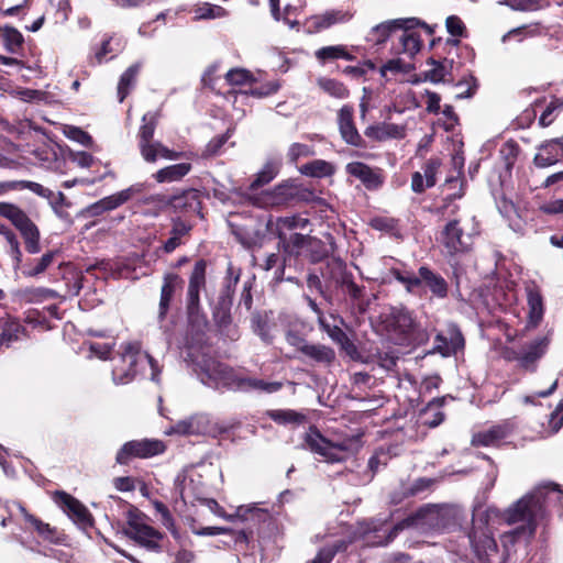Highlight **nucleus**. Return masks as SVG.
<instances>
[{
	"mask_svg": "<svg viewBox=\"0 0 563 563\" xmlns=\"http://www.w3.org/2000/svg\"><path fill=\"white\" fill-rule=\"evenodd\" d=\"M266 416L277 424H301L306 421L303 413L292 409H273L266 412Z\"/></svg>",
	"mask_w": 563,
	"mask_h": 563,
	"instance_id": "obj_45",
	"label": "nucleus"
},
{
	"mask_svg": "<svg viewBox=\"0 0 563 563\" xmlns=\"http://www.w3.org/2000/svg\"><path fill=\"white\" fill-rule=\"evenodd\" d=\"M345 173L349 176L358 179L369 191L380 189L385 183V175L382 168L372 167L360 161L347 163L345 166Z\"/></svg>",
	"mask_w": 563,
	"mask_h": 563,
	"instance_id": "obj_13",
	"label": "nucleus"
},
{
	"mask_svg": "<svg viewBox=\"0 0 563 563\" xmlns=\"http://www.w3.org/2000/svg\"><path fill=\"white\" fill-rule=\"evenodd\" d=\"M210 196L211 194L207 189L202 192L196 188H187L170 196H157V201L170 207L176 213L185 216L197 214L202 219L203 213L201 198H210Z\"/></svg>",
	"mask_w": 563,
	"mask_h": 563,
	"instance_id": "obj_8",
	"label": "nucleus"
},
{
	"mask_svg": "<svg viewBox=\"0 0 563 563\" xmlns=\"http://www.w3.org/2000/svg\"><path fill=\"white\" fill-rule=\"evenodd\" d=\"M278 239V246L283 252V264L279 267L280 274L284 273L287 261H298L302 257L308 238L310 234L291 233L287 236L286 232H279L276 235Z\"/></svg>",
	"mask_w": 563,
	"mask_h": 563,
	"instance_id": "obj_17",
	"label": "nucleus"
},
{
	"mask_svg": "<svg viewBox=\"0 0 563 563\" xmlns=\"http://www.w3.org/2000/svg\"><path fill=\"white\" fill-rule=\"evenodd\" d=\"M389 274L404 285L409 294L422 295L430 292L431 297L437 299H445L449 295V284L445 278L427 265L420 266L417 275L397 267H391Z\"/></svg>",
	"mask_w": 563,
	"mask_h": 563,
	"instance_id": "obj_4",
	"label": "nucleus"
},
{
	"mask_svg": "<svg viewBox=\"0 0 563 563\" xmlns=\"http://www.w3.org/2000/svg\"><path fill=\"white\" fill-rule=\"evenodd\" d=\"M550 345L548 335L538 338L531 341L523 351H521L519 367L534 373L537 371V363L545 355Z\"/></svg>",
	"mask_w": 563,
	"mask_h": 563,
	"instance_id": "obj_21",
	"label": "nucleus"
},
{
	"mask_svg": "<svg viewBox=\"0 0 563 563\" xmlns=\"http://www.w3.org/2000/svg\"><path fill=\"white\" fill-rule=\"evenodd\" d=\"M465 340L460 327L450 322L446 325L445 333L439 332L434 338V345L429 354H440L443 357H449L463 350Z\"/></svg>",
	"mask_w": 563,
	"mask_h": 563,
	"instance_id": "obj_12",
	"label": "nucleus"
},
{
	"mask_svg": "<svg viewBox=\"0 0 563 563\" xmlns=\"http://www.w3.org/2000/svg\"><path fill=\"white\" fill-rule=\"evenodd\" d=\"M140 69L141 64L135 63L128 67L126 70L121 75L118 84L119 102H123V100L130 93V89L135 85Z\"/></svg>",
	"mask_w": 563,
	"mask_h": 563,
	"instance_id": "obj_46",
	"label": "nucleus"
},
{
	"mask_svg": "<svg viewBox=\"0 0 563 563\" xmlns=\"http://www.w3.org/2000/svg\"><path fill=\"white\" fill-rule=\"evenodd\" d=\"M349 274L350 271H347L345 262L340 257L327 260L320 267V275L327 288L331 291V296L334 290H339L342 287Z\"/></svg>",
	"mask_w": 563,
	"mask_h": 563,
	"instance_id": "obj_18",
	"label": "nucleus"
},
{
	"mask_svg": "<svg viewBox=\"0 0 563 563\" xmlns=\"http://www.w3.org/2000/svg\"><path fill=\"white\" fill-rule=\"evenodd\" d=\"M282 167V161L277 158L268 159L262 169L256 174L255 179L250 184L249 189L251 191L257 190L258 188L271 183L278 174Z\"/></svg>",
	"mask_w": 563,
	"mask_h": 563,
	"instance_id": "obj_33",
	"label": "nucleus"
},
{
	"mask_svg": "<svg viewBox=\"0 0 563 563\" xmlns=\"http://www.w3.org/2000/svg\"><path fill=\"white\" fill-rule=\"evenodd\" d=\"M319 87L334 98L344 99L349 97V89L336 79L321 78L319 79Z\"/></svg>",
	"mask_w": 563,
	"mask_h": 563,
	"instance_id": "obj_58",
	"label": "nucleus"
},
{
	"mask_svg": "<svg viewBox=\"0 0 563 563\" xmlns=\"http://www.w3.org/2000/svg\"><path fill=\"white\" fill-rule=\"evenodd\" d=\"M398 31H402V33L398 43L393 44L390 53L394 55L407 54L411 58L415 57L422 47L420 34L415 30L398 29Z\"/></svg>",
	"mask_w": 563,
	"mask_h": 563,
	"instance_id": "obj_28",
	"label": "nucleus"
},
{
	"mask_svg": "<svg viewBox=\"0 0 563 563\" xmlns=\"http://www.w3.org/2000/svg\"><path fill=\"white\" fill-rule=\"evenodd\" d=\"M354 108L350 104H344L338 113V125L342 139L349 145L365 148L366 144L364 139L358 133L354 120Z\"/></svg>",
	"mask_w": 563,
	"mask_h": 563,
	"instance_id": "obj_19",
	"label": "nucleus"
},
{
	"mask_svg": "<svg viewBox=\"0 0 563 563\" xmlns=\"http://www.w3.org/2000/svg\"><path fill=\"white\" fill-rule=\"evenodd\" d=\"M238 514L244 520H246V521L251 520L255 523H265L271 520V515H269L268 510L258 508V507H251V508L240 507L238 509Z\"/></svg>",
	"mask_w": 563,
	"mask_h": 563,
	"instance_id": "obj_61",
	"label": "nucleus"
},
{
	"mask_svg": "<svg viewBox=\"0 0 563 563\" xmlns=\"http://www.w3.org/2000/svg\"><path fill=\"white\" fill-rule=\"evenodd\" d=\"M307 448L330 462H338L341 459L332 451L331 442L320 432L316 426H310L309 431L305 435Z\"/></svg>",
	"mask_w": 563,
	"mask_h": 563,
	"instance_id": "obj_24",
	"label": "nucleus"
},
{
	"mask_svg": "<svg viewBox=\"0 0 563 563\" xmlns=\"http://www.w3.org/2000/svg\"><path fill=\"white\" fill-rule=\"evenodd\" d=\"M19 232L24 240L25 251L30 254H37L41 252L40 244V230L37 225L31 220L27 219L25 224H23Z\"/></svg>",
	"mask_w": 563,
	"mask_h": 563,
	"instance_id": "obj_39",
	"label": "nucleus"
},
{
	"mask_svg": "<svg viewBox=\"0 0 563 563\" xmlns=\"http://www.w3.org/2000/svg\"><path fill=\"white\" fill-rule=\"evenodd\" d=\"M441 166V159L432 157L423 165V174L415 172L411 176V189L416 194H422L426 189L432 188L437 183V173Z\"/></svg>",
	"mask_w": 563,
	"mask_h": 563,
	"instance_id": "obj_25",
	"label": "nucleus"
},
{
	"mask_svg": "<svg viewBox=\"0 0 563 563\" xmlns=\"http://www.w3.org/2000/svg\"><path fill=\"white\" fill-rule=\"evenodd\" d=\"M388 325L393 331L417 344L426 343L429 335L426 329L416 321L412 312L406 307L393 308L388 317Z\"/></svg>",
	"mask_w": 563,
	"mask_h": 563,
	"instance_id": "obj_9",
	"label": "nucleus"
},
{
	"mask_svg": "<svg viewBox=\"0 0 563 563\" xmlns=\"http://www.w3.org/2000/svg\"><path fill=\"white\" fill-rule=\"evenodd\" d=\"M464 230L460 227L459 220H450L441 232V242L450 255L466 253L470 244L464 240Z\"/></svg>",
	"mask_w": 563,
	"mask_h": 563,
	"instance_id": "obj_20",
	"label": "nucleus"
},
{
	"mask_svg": "<svg viewBox=\"0 0 563 563\" xmlns=\"http://www.w3.org/2000/svg\"><path fill=\"white\" fill-rule=\"evenodd\" d=\"M0 35L5 51L13 55L21 54L24 44L22 33L14 26L4 25Z\"/></svg>",
	"mask_w": 563,
	"mask_h": 563,
	"instance_id": "obj_41",
	"label": "nucleus"
},
{
	"mask_svg": "<svg viewBox=\"0 0 563 563\" xmlns=\"http://www.w3.org/2000/svg\"><path fill=\"white\" fill-rule=\"evenodd\" d=\"M14 297L26 303H37L47 299H55L57 292L46 287H26L15 290Z\"/></svg>",
	"mask_w": 563,
	"mask_h": 563,
	"instance_id": "obj_32",
	"label": "nucleus"
},
{
	"mask_svg": "<svg viewBox=\"0 0 563 563\" xmlns=\"http://www.w3.org/2000/svg\"><path fill=\"white\" fill-rule=\"evenodd\" d=\"M19 232L24 240L25 251L30 254H37L41 252L40 244V230L37 225L31 220L27 219L25 224H23Z\"/></svg>",
	"mask_w": 563,
	"mask_h": 563,
	"instance_id": "obj_40",
	"label": "nucleus"
},
{
	"mask_svg": "<svg viewBox=\"0 0 563 563\" xmlns=\"http://www.w3.org/2000/svg\"><path fill=\"white\" fill-rule=\"evenodd\" d=\"M234 133V128H228L223 134L212 137L201 152L202 158H211L221 153L224 144L230 140Z\"/></svg>",
	"mask_w": 563,
	"mask_h": 563,
	"instance_id": "obj_51",
	"label": "nucleus"
},
{
	"mask_svg": "<svg viewBox=\"0 0 563 563\" xmlns=\"http://www.w3.org/2000/svg\"><path fill=\"white\" fill-rule=\"evenodd\" d=\"M54 501L67 514V516L82 530L92 528L95 519L88 508L74 496L64 490L54 493Z\"/></svg>",
	"mask_w": 563,
	"mask_h": 563,
	"instance_id": "obj_11",
	"label": "nucleus"
},
{
	"mask_svg": "<svg viewBox=\"0 0 563 563\" xmlns=\"http://www.w3.org/2000/svg\"><path fill=\"white\" fill-rule=\"evenodd\" d=\"M56 254H58V251H48L38 260H30L25 264L21 265L22 274L25 277H37L49 267Z\"/></svg>",
	"mask_w": 563,
	"mask_h": 563,
	"instance_id": "obj_42",
	"label": "nucleus"
},
{
	"mask_svg": "<svg viewBox=\"0 0 563 563\" xmlns=\"http://www.w3.org/2000/svg\"><path fill=\"white\" fill-rule=\"evenodd\" d=\"M299 173L303 176L312 178L331 177L335 173V166L324 159H313L298 168Z\"/></svg>",
	"mask_w": 563,
	"mask_h": 563,
	"instance_id": "obj_36",
	"label": "nucleus"
},
{
	"mask_svg": "<svg viewBox=\"0 0 563 563\" xmlns=\"http://www.w3.org/2000/svg\"><path fill=\"white\" fill-rule=\"evenodd\" d=\"M184 285L183 278L175 273H167L163 278V285L161 289V298L158 305L157 319L163 322L170 308V302L177 289H181Z\"/></svg>",
	"mask_w": 563,
	"mask_h": 563,
	"instance_id": "obj_22",
	"label": "nucleus"
},
{
	"mask_svg": "<svg viewBox=\"0 0 563 563\" xmlns=\"http://www.w3.org/2000/svg\"><path fill=\"white\" fill-rule=\"evenodd\" d=\"M344 49V45H330L320 47L314 52V56L320 64H327L329 62L340 59L342 57V53Z\"/></svg>",
	"mask_w": 563,
	"mask_h": 563,
	"instance_id": "obj_62",
	"label": "nucleus"
},
{
	"mask_svg": "<svg viewBox=\"0 0 563 563\" xmlns=\"http://www.w3.org/2000/svg\"><path fill=\"white\" fill-rule=\"evenodd\" d=\"M314 154L311 146L303 143H292L287 152V162L291 165H297L300 157H308Z\"/></svg>",
	"mask_w": 563,
	"mask_h": 563,
	"instance_id": "obj_64",
	"label": "nucleus"
},
{
	"mask_svg": "<svg viewBox=\"0 0 563 563\" xmlns=\"http://www.w3.org/2000/svg\"><path fill=\"white\" fill-rule=\"evenodd\" d=\"M562 497L563 490L560 485L548 483L538 486L514 503L504 511V520L509 525L520 521L525 523L505 532L501 536V543H506L508 547H518L521 552L528 554V548L536 534L538 520L545 517L549 507L560 505Z\"/></svg>",
	"mask_w": 563,
	"mask_h": 563,
	"instance_id": "obj_2",
	"label": "nucleus"
},
{
	"mask_svg": "<svg viewBox=\"0 0 563 563\" xmlns=\"http://www.w3.org/2000/svg\"><path fill=\"white\" fill-rule=\"evenodd\" d=\"M488 510L474 509L473 527L468 533L470 542L475 553L476 561L473 563H507L517 555L521 549L508 547L503 543V552L499 551L496 540L488 531Z\"/></svg>",
	"mask_w": 563,
	"mask_h": 563,
	"instance_id": "obj_3",
	"label": "nucleus"
},
{
	"mask_svg": "<svg viewBox=\"0 0 563 563\" xmlns=\"http://www.w3.org/2000/svg\"><path fill=\"white\" fill-rule=\"evenodd\" d=\"M214 427L208 415L196 413L184 420L177 421L168 431L178 435H214Z\"/></svg>",
	"mask_w": 563,
	"mask_h": 563,
	"instance_id": "obj_15",
	"label": "nucleus"
},
{
	"mask_svg": "<svg viewBox=\"0 0 563 563\" xmlns=\"http://www.w3.org/2000/svg\"><path fill=\"white\" fill-rule=\"evenodd\" d=\"M203 332L186 336L185 362L192 367L202 384L214 388L222 387L243 391L254 389L267 394L282 389L283 384L279 382H265L260 378L240 376L234 368L211 356Z\"/></svg>",
	"mask_w": 563,
	"mask_h": 563,
	"instance_id": "obj_1",
	"label": "nucleus"
},
{
	"mask_svg": "<svg viewBox=\"0 0 563 563\" xmlns=\"http://www.w3.org/2000/svg\"><path fill=\"white\" fill-rule=\"evenodd\" d=\"M159 112H146L142 117V125L139 130V142H151L158 123Z\"/></svg>",
	"mask_w": 563,
	"mask_h": 563,
	"instance_id": "obj_53",
	"label": "nucleus"
},
{
	"mask_svg": "<svg viewBox=\"0 0 563 563\" xmlns=\"http://www.w3.org/2000/svg\"><path fill=\"white\" fill-rule=\"evenodd\" d=\"M300 354L301 360L305 362L325 367L331 366L336 360L335 351L331 346L321 343L309 342L307 345H303Z\"/></svg>",
	"mask_w": 563,
	"mask_h": 563,
	"instance_id": "obj_26",
	"label": "nucleus"
},
{
	"mask_svg": "<svg viewBox=\"0 0 563 563\" xmlns=\"http://www.w3.org/2000/svg\"><path fill=\"white\" fill-rule=\"evenodd\" d=\"M29 189L35 195L43 198H51L53 196V191L38 183L32 180H8L0 181V196L5 195L11 190H23Z\"/></svg>",
	"mask_w": 563,
	"mask_h": 563,
	"instance_id": "obj_31",
	"label": "nucleus"
},
{
	"mask_svg": "<svg viewBox=\"0 0 563 563\" xmlns=\"http://www.w3.org/2000/svg\"><path fill=\"white\" fill-rule=\"evenodd\" d=\"M21 510L23 512H25V520L27 522H30L34 529L36 530V532L42 537L44 538L45 540L49 541L51 543H54V544H65L66 543V536L64 533H58L56 528H52L48 523L46 522H43L41 519H38L37 517L31 515V514H27L25 511V508L24 507H21Z\"/></svg>",
	"mask_w": 563,
	"mask_h": 563,
	"instance_id": "obj_30",
	"label": "nucleus"
},
{
	"mask_svg": "<svg viewBox=\"0 0 563 563\" xmlns=\"http://www.w3.org/2000/svg\"><path fill=\"white\" fill-rule=\"evenodd\" d=\"M19 232L24 240L25 251L30 254H37L41 252L40 244V230L37 225L31 220L27 219L25 224H23Z\"/></svg>",
	"mask_w": 563,
	"mask_h": 563,
	"instance_id": "obj_37",
	"label": "nucleus"
},
{
	"mask_svg": "<svg viewBox=\"0 0 563 563\" xmlns=\"http://www.w3.org/2000/svg\"><path fill=\"white\" fill-rule=\"evenodd\" d=\"M309 224L310 220L308 218H302L299 214L279 217L276 221V235H278L279 232H285L286 230L306 229Z\"/></svg>",
	"mask_w": 563,
	"mask_h": 563,
	"instance_id": "obj_57",
	"label": "nucleus"
},
{
	"mask_svg": "<svg viewBox=\"0 0 563 563\" xmlns=\"http://www.w3.org/2000/svg\"><path fill=\"white\" fill-rule=\"evenodd\" d=\"M122 353H121V360L124 364L128 365V368H119L115 367L112 372L113 374V380L117 384H126L131 382L137 371H136V364L139 362V357L141 355V347L139 343L135 342H129L121 345Z\"/></svg>",
	"mask_w": 563,
	"mask_h": 563,
	"instance_id": "obj_16",
	"label": "nucleus"
},
{
	"mask_svg": "<svg viewBox=\"0 0 563 563\" xmlns=\"http://www.w3.org/2000/svg\"><path fill=\"white\" fill-rule=\"evenodd\" d=\"M445 404V397H437L428 402L426 408L421 409L420 418L423 419L422 423L429 428H437L440 426L445 418L444 412L438 410L433 413L432 419L426 418L429 411L433 408L440 409Z\"/></svg>",
	"mask_w": 563,
	"mask_h": 563,
	"instance_id": "obj_48",
	"label": "nucleus"
},
{
	"mask_svg": "<svg viewBox=\"0 0 563 563\" xmlns=\"http://www.w3.org/2000/svg\"><path fill=\"white\" fill-rule=\"evenodd\" d=\"M529 317L526 328L534 329L539 325L543 317L542 296L539 291L530 290L528 292Z\"/></svg>",
	"mask_w": 563,
	"mask_h": 563,
	"instance_id": "obj_43",
	"label": "nucleus"
},
{
	"mask_svg": "<svg viewBox=\"0 0 563 563\" xmlns=\"http://www.w3.org/2000/svg\"><path fill=\"white\" fill-rule=\"evenodd\" d=\"M19 232L24 240L25 251L30 254H37L41 252L40 244V230L37 225L31 220L27 219L25 224H23Z\"/></svg>",
	"mask_w": 563,
	"mask_h": 563,
	"instance_id": "obj_38",
	"label": "nucleus"
},
{
	"mask_svg": "<svg viewBox=\"0 0 563 563\" xmlns=\"http://www.w3.org/2000/svg\"><path fill=\"white\" fill-rule=\"evenodd\" d=\"M344 282L345 283L342 284V287L340 289H342L353 302H357L360 312H365L366 307H364L362 302V299L365 295V286L357 285L354 282V276L352 272H350L349 277H346Z\"/></svg>",
	"mask_w": 563,
	"mask_h": 563,
	"instance_id": "obj_50",
	"label": "nucleus"
},
{
	"mask_svg": "<svg viewBox=\"0 0 563 563\" xmlns=\"http://www.w3.org/2000/svg\"><path fill=\"white\" fill-rule=\"evenodd\" d=\"M0 217L8 219L16 230L30 219L24 210L11 202H0Z\"/></svg>",
	"mask_w": 563,
	"mask_h": 563,
	"instance_id": "obj_49",
	"label": "nucleus"
},
{
	"mask_svg": "<svg viewBox=\"0 0 563 563\" xmlns=\"http://www.w3.org/2000/svg\"><path fill=\"white\" fill-rule=\"evenodd\" d=\"M269 202L274 206L295 205L298 202H314L316 194L312 189L303 186L299 179L289 178L276 185L267 192ZM321 200V198H318Z\"/></svg>",
	"mask_w": 563,
	"mask_h": 563,
	"instance_id": "obj_7",
	"label": "nucleus"
},
{
	"mask_svg": "<svg viewBox=\"0 0 563 563\" xmlns=\"http://www.w3.org/2000/svg\"><path fill=\"white\" fill-rule=\"evenodd\" d=\"M240 269L235 273L231 265L228 267L217 302L212 308V319L221 332L229 329L233 321L231 309L233 306L235 288L240 280Z\"/></svg>",
	"mask_w": 563,
	"mask_h": 563,
	"instance_id": "obj_6",
	"label": "nucleus"
},
{
	"mask_svg": "<svg viewBox=\"0 0 563 563\" xmlns=\"http://www.w3.org/2000/svg\"><path fill=\"white\" fill-rule=\"evenodd\" d=\"M539 153L533 157V164L539 168L555 165L563 157V146L560 137L547 140L538 146Z\"/></svg>",
	"mask_w": 563,
	"mask_h": 563,
	"instance_id": "obj_23",
	"label": "nucleus"
},
{
	"mask_svg": "<svg viewBox=\"0 0 563 563\" xmlns=\"http://www.w3.org/2000/svg\"><path fill=\"white\" fill-rule=\"evenodd\" d=\"M126 527L122 529L123 536L133 540L137 545L151 552H161V541L164 539V533L154 527L143 522L146 517L140 509L130 505L126 511Z\"/></svg>",
	"mask_w": 563,
	"mask_h": 563,
	"instance_id": "obj_5",
	"label": "nucleus"
},
{
	"mask_svg": "<svg viewBox=\"0 0 563 563\" xmlns=\"http://www.w3.org/2000/svg\"><path fill=\"white\" fill-rule=\"evenodd\" d=\"M251 321L254 333L257 334L266 344H272L274 336L271 333L267 317L256 311L252 313Z\"/></svg>",
	"mask_w": 563,
	"mask_h": 563,
	"instance_id": "obj_54",
	"label": "nucleus"
},
{
	"mask_svg": "<svg viewBox=\"0 0 563 563\" xmlns=\"http://www.w3.org/2000/svg\"><path fill=\"white\" fill-rule=\"evenodd\" d=\"M153 506L156 512L161 515L162 525L173 534L174 538H178L179 533L176 528L175 519L168 507L159 500H154Z\"/></svg>",
	"mask_w": 563,
	"mask_h": 563,
	"instance_id": "obj_59",
	"label": "nucleus"
},
{
	"mask_svg": "<svg viewBox=\"0 0 563 563\" xmlns=\"http://www.w3.org/2000/svg\"><path fill=\"white\" fill-rule=\"evenodd\" d=\"M448 62L446 58L443 60H438L434 57H429L427 59V65L432 66V69L423 73V80H429L432 84H439L444 80L445 75L449 73L444 63Z\"/></svg>",
	"mask_w": 563,
	"mask_h": 563,
	"instance_id": "obj_56",
	"label": "nucleus"
},
{
	"mask_svg": "<svg viewBox=\"0 0 563 563\" xmlns=\"http://www.w3.org/2000/svg\"><path fill=\"white\" fill-rule=\"evenodd\" d=\"M321 331L325 332L339 345L340 353L344 357L353 362L367 363L354 340L339 324L321 323Z\"/></svg>",
	"mask_w": 563,
	"mask_h": 563,
	"instance_id": "obj_14",
	"label": "nucleus"
},
{
	"mask_svg": "<svg viewBox=\"0 0 563 563\" xmlns=\"http://www.w3.org/2000/svg\"><path fill=\"white\" fill-rule=\"evenodd\" d=\"M206 271H207V261L201 258L195 263L194 269L189 277V288H195L201 290L206 287Z\"/></svg>",
	"mask_w": 563,
	"mask_h": 563,
	"instance_id": "obj_60",
	"label": "nucleus"
},
{
	"mask_svg": "<svg viewBox=\"0 0 563 563\" xmlns=\"http://www.w3.org/2000/svg\"><path fill=\"white\" fill-rule=\"evenodd\" d=\"M511 433L508 423L495 424L492 428L473 434V446H495Z\"/></svg>",
	"mask_w": 563,
	"mask_h": 563,
	"instance_id": "obj_27",
	"label": "nucleus"
},
{
	"mask_svg": "<svg viewBox=\"0 0 563 563\" xmlns=\"http://www.w3.org/2000/svg\"><path fill=\"white\" fill-rule=\"evenodd\" d=\"M406 23H413L411 20L395 19L382 22L372 27L367 41L373 42L375 45H382L388 41L391 34L398 29H405Z\"/></svg>",
	"mask_w": 563,
	"mask_h": 563,
	"instance_id": "obj_29",
	"label": "nucleus"
},
{
	"mask_svg": "<svg viewBox=\"0 0 563 563\" xmlns=\"http://www.w3.org/2000/svg\"><path fill=\"white\" fill-rule=\"evenodd\" d=\"M166 446L161 440H132L125 442L117 452L115 462L128 465L133 459H148L162 454Z\"/></svg>",
	"mask_w": 563,
	"mask_h": 563,
	"instance_id": "obj_10",
	"label": "nucleus"
},
{
	"mask_svg": "<svg viewBox=\"0 0 563 563\" xmlns=\"http://www.w3.org/2000/svg\"><path fill=\"white\" fill-rule=\"evenodd\" d=\"M350 16L347 13L340 10H330L325 11L322 14L311 16L310 21L312 22L316 31L324 30L338 22L347 21Z\"/></svg>",
	"mask_w": 563,
	"mask_h": 563,
	"instance_id": "obj_44",
	"label": "nucleus"
},
{
	"mask_svg": "<svg viewBox=\"0 0 563 563\" xmlns=\"http://www.w3.org/2000/svg\"><path fill=\"white\" fill-rule=\"evenodd\" d=\"M302 257L308 260L311 264L323 263L329 257V250L321 239L310 235Z\"/></svg>",
	"mask_w": 563,
	"mask_h": 563,
	"instance_id": "obj_35",
	"label": "nucleus"
},
{
	"mask_svg": "<svg viewBox=\"0 0 563 563\" xmlns=\"http://www.w3.org/2000/svg\"><path fill=\"white\" fill-rule=\"evenodd\" d=\"M225 80L229 85L241 86L255 81L253 74L244 68H232L225 74Z\"/></svg>",
	"mask_w": 563,
	"mask_h": 563,
	"instance_id": "obj_63",
	"label": "nucleus"
},
{
	"mask_svg": "<svg viewBox=\"0 0 563 563\" xmlns=\"http://www.w3.org/2000/svg\"><path fill=\"white\" fill-rule=\"evenodd\" d=\"M25 332V328L15 319H9L2 325L0 332V346H10L12 342L19 340V335Z\"/></svg>",
	"mask_w": 563,
	"mask_h": 563,
	"instance_id": "obj_52",
	"label": "nucleus"
},
{
	"mask_svg": "<svg viewBox=\"0 0 563 563\" xmlns=\"http://www.w3.org/2000/svg\"><path fill=\"white\" fill-rule=\"evenodd\" d=\"M434 483V479L428 477H419L417 478L409 487H405L401 496H397L396 494L393 496L391 501L394 504L400 503L404 498L417 496L418 494L430 488Z\"/></svg>",
	"mask_w": 563,
	"mask_h": 563,
	"instance_id": "obj_55",
	"label": "nucleus"
},
{
	"mask_svg": "<svg viewBox=\"0 0 563 563\" xmlns=\"http://www.w3.org/2000/svg\"><path fill=\"white\" fill-rule=\"evenodd\" d=\"M429 512L427 507H420L416 512L398 521L389 531L388 539L393 540L400 531L419 526Z\"/></svg>",
	"mask_w": 563,
	"mask_h": 563,
	"instance_id": "obj_47",
	"label": "nucleus"
},
{
	"mask_svg": "<svg viewBox=\"0 0 563 563\" xmlns=\"http://www.w3.org/2000/svg\"><path fill=\"white\" fill-rule=\"evenodd\" d=\"M192 166L190 163H178L157 170L153 177L157 183H173L183 179Z\"/></svg>",
	"mask_w": 563,
	"mask_h": 563,
	"instance_id": "obj_34",
	"label": "nucleus"
}]
</instances>
